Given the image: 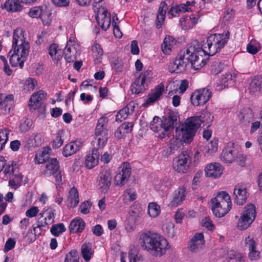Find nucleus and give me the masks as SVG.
Here are the masks:
<instances>
[{
	"label": "nucleus",
	"mask_w": 262,
	"mask_h": 262,
	"mask_svg": "<svg viewBox=\"0 0 262 262\" xmlns=\"http://www.w3.org/2000/svg\"><path fill=\"white\" fill-rule=\"evenodd\" d=\"M229 37L230 32L226 31L222 34L210 35L203 45L196 40L191 41L179 53L174 63V68L177 72L182 71L190 62L193 69H201L206 63V56H213L220 52L227 43Z\"/></svg>",
	"instance_id": "1"
},
{
	"label": "nucleus",
	"mask_w": 262,
	"mask_h": 262,
	"mask_svg": "<svg viewBox=\"0 0 262 262\" xmlns=\"http://www.w3.org/2000/svg\"><path fill=\"white\" fill-rule=\"evenodd\" d=\"M30 45L25 37V31L21 28L14 30L12 49L8 53L9 61L12 67L22 68L29 55Z\"/></svg>",
	"instance_id": "2"
},
{
	"label": "nucleus",
	"mask_w": 262,
	"mask_h": 262,
	"mask_svg": "<svg viewBox=\"0 0 262 262\" xmlns=\"http://www.w3.org/2000/svg\"><path fill=\"white\" fill-rule=\"evenodd\" d=\"M140 239L142 247L154 257H160L170 248L167 240L163 236L154 232L142 233Z\"/></svg>",
	"instance_id": "3"
},
{
	"label": "nucleus",
	"mask_w": 262,
	"mask_h": 262,
	"mask_svg": "<svg viewBox=\"0 0 262 262\" xmlns=\"http://www.w3.org/2000/svg\"><path fill=\"white\" fill-rule=\"evenodd\" d=\"M178 114L170 112L162 119L157 116L154 117L150 124V129L158 133V137L163 139L170 134L174 127V124L178 121Z\"/></svg>",
	"instance_id": "4"
},
{
	"label": "nucleus",
	"mask_w": 262,
	"mask_h": 262,
	"mask_svg": "<svg viewBox=\"0 0 262 262\" xmlns=\"http://www.w3.org/2000/svg\"><path fill=\"white\" fill-rule=\"evenodd\" d=\"M184 122L176 129V134L169 140L170 148L173 152L180 147L183 143H190L194 136V129H190Z\"/></svg>",
	"instance_id": "5"
},
{
	"label": "nucleus",
	"mask_w": 262,
	"mask_h": 262,
	"mask_svg": "<svg viewBox=\"0 0 262 262\" xmlns=\"http://www.w3.org/2000/svg\"><path fill=\"white\" fill-rule=\"evenodd\" d=\"M212 210L216 217H222L226 215L232 208L231 198L228 193L225 191L219 192L211 200Z\"/></svg>",
	"instance_id": "6"
},
{
	"label": "nucleus",
	"mask_w": 262,
	"mask_h": 262,
	"mask_svg": "<svg viewBox=\"0 0 262 262\" xmlns=\"http://www.w3.org/2000/svg\"><path fill=\"white\" fill-rule=\"evenodd\" d=\"M108 122L107 118L104 116L98 119L95 130V139L93 141V147L100 149L106 145L108 139Z\"/></svg>",
	"instance_id": "7"
},
{
	"label": "nucleus",
	"mask_w": 262,
	"mask_h": 262,
	"mask_svg": "<svg viewBox=\"0 0 262 262\" xmlns=\"http://www.w3.org/2000/svg\"><path fill=\"white\" fill-rule=\"evenodd\" d=\"M256 215L254 205L249 204L245 206L243 213L238 219L237 226L240 230L247 229L254 221Z\"/></svg>",
	"instance_id": "8"
},
{
	"label": "nucleus",
	"mask_w": 262,
	"mask_h": 262,
	"mask_svg": "<svg viewBox=\"0 0 262 262\" xmlns=\"http://www.w3.org/2000/svg\"><path fill=\"white\" fill-rule=\"evenodd\" d=\"M213 116L211 114L208 112H204L200 116H193L189 117L185 122L190 129H194V134L195 135L197 129L201 126L202 123H204L205 125L209 127L211 125L213 120Z\"/></svg>",
	"instance_id": "9"
},
{
	"label": "nucleus",
	"mask_w": 262,
	"mask_h": 262,
	"mask_svg": "<svg viewBox=\"0 0 262 262\" xmlns=\"http://www.w3.org/2000/svg\"><path fill=\"white\" fill-rule=\"evenodd\" d=\"M221 160L226 163H232L238 161L245 160V157L237 152L234 147V143L229 142L223 149L221 154Z\"/></svg>",
	"instance_id": "10"
},
{
	"label": "nucleus",
	"mask_w": 262,
	"mask_h": 262,
	"mask_svg": "<svg viewBox=\"0 0 262 262\" xmlns=\"http://www.w3.org/2000/svg\"><path fill=\"white\" fill-rule=\"evenodd\" d=\"M51 12L47 6L34 7L30 9L28 15L32 18L39 17L44 25L49 26L52 22Z\"/></svg>",
	"instance_id": "11"
},
{
	"label": "nucleus",
	"mask_w": 262,
	"mask_h": 262,
	"mask_svg": "<svg viewBox=\"0 0 262 262\" xmlns=\"http://www.w3.org/2000/svg\"><path fill=\"white\" fill-rule=\"evenodd\" d=\"M80 52L79 44L76 41L74 37L70 36L64 49L65 60L68 62H73L80 55Z\"/></svg>",
	"instance_id": "12"
},
{
	"label": "nucleus",
	"mask_w": 262,
	"mask_h": 262,
	"mask_svg": "<svg viewBox=\"0 0 262 262\" xmlns=\"http://www.w3.org/2000/svg\"><path fill=\"white\" fill-rule=\"evenodd\" d=\"M152 73L150 70L142 72L131 85V90L133 93L139 94L146 90L148 84L152 78Z\"/></svg>",
	"instance_id": "13"
},
{
	"label": "nucleus",
	"mask_w": 262,
	"mask_h": 262,
	"mask_svg": "<svg viewBox=\"0 0 262 262\" xmlns=\"http://www.w3.org/2000/svg\"><path fill=\"white\" fill-rule=\"evenodd\" d=\"M190 163L191 158L189 152L183 151L174 160L173 167L178 172L184 173L188 170Z\"/></svg>",
	"instance_id": "14"
},
{
	"label": "nucleus",
	"mask_w": 262,
	"mask_h": 262,
	"mask_svg": "<svg viewBox=\"0 0 262 262\" xmlns=\"http://www.w3.org/2000/svg\"><path fill=\"white\" fill-rule=\"evenodd\" d=\"M59 170V163L56 158H52L46 162L45 166L41 171V173L45 176H50L56 174V182L59 184L62 178Z\"/></svg>",
	"instance_id": "15"
},
{
	"label": "nucleus",
	"mask_w": 262,
	"mask_h": 262,
	"mask_svg": "<svg viewBox=\"0 0 262 262\" xmlns=\"http://www.w3.org/2000/svg\"><path fill=\"white\" fill-rule=\"evenodd\" d=\"M212 96L211 91L208 88H202L195 90L191 96L192 104L195 106L206 104Z\"/></svg>",
	"instance_id": "16"
},
{
	"label": "nucleus",
	"mask_w": 262,
	"mask_h": 262,
	"mask_svg": "<svg viewBox=\"0 0 262 262\" xmlns=\"http://www.w3.org/2000/svg\"><path fill=\"white\" fill-rule=\"evenodd\" d=\"M47 93L43 91L40 90L35 92L30 99L29 106L31 110H39L41 113L45 112V106L43 105V101L45 100Z\"/></svg>",
	"instance_id": "17"
},
{
	"label": "nucleus",
	"mask_w": 262,
	"mask_h": 262,
	"mask_svg": "<svg viewBox=\"0 0 262 262\" xmlns=\"http://www.w3.org/2000/svg\"><path fill=\"white\" fill-rule=\"evenodd\" d=\"M49 224L43 217H40V216H39L36 219V223L32 225L31 229H30L28 231V233H32L33 232L34 235L30 238L27 237V241L29 242H32L36 240L37 237L41 234L42 231H45V228Z\"/></svg>",
	"instance_id": "18"
},
{
	"label": "nucleus",
	"mask_w": 262,
	"mask_h": 262,
	"mask_svg": "<svg viewBox=\"0 0 262 262\" xmlns=\"http://www.w3.org/2000/svg\"><path fill=\"white\" fill-rule=\"evenodd\" d=\"M119 172L115 177V182L116 185L122 186L128 180L131 172L130 165L127 163H124L120 167Z\"/></svg>",
	"instance_id": "19"
},
{
	"label": "nucleus",
	"mask_w": 262,
	"mask_h": 262,
	"mask_svg": "<svg viewBox=\"0 0 262 262\" xmlns=\"http://www.w3.org/2000/svg\"><path fill=\"white\" fill-rule=\"evenodd\" d=\"M234 195H235V203L239 205H243L248 196L247 185L244 183L236 184L234 189Z\"/></svg>",
	"instance_id": "20"
},
{
	"label": "nucleus",
	"mask_w": 262,
	"mask_h": 262,
	"mask_svg": "<svg viewBox=\"0 0 262 262\" xmlns=\"http://www.w3.org/2000/svg\"><path fill=\"white\" fill-rule=\"evenodd\" d=\"M224 169L223 166L220 163H212L205 167V174L207 177L217 179L222 175Z\"/></svg>",
	"instance_id": "21"
},
{
	"label": "nucleus",
	"mask_w": 262,
	"mask_h": 262,
	"mask_svg": "<svg viewBox=\"0 0 262 262\" xmlns=\"http://www.w3.org/2000/svg\"><path fill=\"white\" fill-rule=\"evenodd\" d=\"M194 2L187 1L186 4H181L171 8L168 13V16L169 18L177 16L180 13H184L185 12L193 11L194 9Z\"/></svg>",
	"instance_id": "22"
},
{
	"label": "nucleus",
	"mask_w": 262,
	"mask_h": 262,
	"mask_svg": "<svg viewBox=\"0 0 262 262\" xmlns=\"http://www.w3.org/2000/svg\"><path fill=\"white\" fill-rule=\"evenodd\" d=\"M111 181L112 176L108 171L103 170L100 172L97 183L98 187L101 192L105 193L107 192L111 185Z\"/></svg>",
	"instance_id": "23"
},
{
	"label": "nucleus",
	"mask_w": 262,
	"mask_h": 262,
	"mask_svg": "<svg viewBox=\"0 0 262 262\" xmlns=\"http://www.w3.org/2000/svg\"><path fill=\"white\" fill-rule=\"evenodd\" d=\"M13 95L0 94V110L2 113L5 115L10 114L13 107Z\"/></svg>",
	"instance_id": "24"
},
{
	"label": "nucleus",
	"mask_w": 262,
	"mask_h": 262,
	"mask_svg": "<svg viewBox=\"0 0 262 262\" xmlns=\"http://www.w3.org/2000/svg\"><path fill=\"white\" fill-rule=\"evenodd\" d=\"M99 150L97 147H93L91 153L86 156L85 165L88 168L91 169L98 165L100 155Z\"/></svg>",
	"instance_id": "25"
},
{
	"label": "nucleus",
	"mask_w": 262,
	"mask_h": 262,
	"mask_svg": "<svg viewBox=\"0 0 262 262\" xmlns=\"http://www.w3.org/2000/svg\"><path fill=\"white\" fill-rule=\"evenodd\" d=\"M96 18L98 23L103 30H106L110 27L111 18L107 10L103 9L102 11L99 10Z\"/></svg>",
	"instance_id": "26"
},
{
	"label": "nucleus",
	"mask_w": 262,
	"mask_h": 262,
	"mask_svg": "<svg viewBox=\"0 0 262 262\" xmlns=\"http://www.w3.org/2000/svg\"><path fill=\"white\" fill-rule=\"evenodd\" d=\"M248 90L252 95L258 96L262 92V76H256L253 78L249 83Z\"/></svg>",
	"instance_id": "27"
},
{
	"label": "nucleus",
	"mask_w": 262,
	"mask_h": 262,
	"mask_svg": "<svg viewBox=\"0 0 262 262\" xmlns=\"http://www.w3.org/2000/svg\"><path fill=\"white\" fill-rule=\"evenodd\" d=\"M136 103L134 101H131L126 106L120 110L116 115V121L121 122L133 113L136 107Z\"/></svg>",
	"instance_id": "28"
},
{
	"label": "nucleus",
	"mask_w": 262,
	"mask_h": 262,
	"mask_svg": "<svg viewBox=\"0 0 262 262\" xmlns=\"http://www.w3.org/2000/svg\"><path fill=\"white\" fill-rule=\"evenodd\" d=\"M199 18L198 15L194 14L181 18L180 23L182 28L185 30L192 29L198 23Z\"/></svg>",
	"instance_id": "29"
},
{
	"label": "nucleus",
	"mask_w": 262,
	"mask_h": 262,
	"mask_svg": "<svg viewBox=\"0 0 262 262\" xmlns=\"http://www.w3.org/2000/svg\"><path fill=\"white\" fill-rule=\"evenodd\" d=\"M186 195V188L183 187H179L173 193V198L170 202V205L171 207H176L180 204L185 199Z\"/></svg>",
	"instance_id": "30"
},
{
	"label": "nucleus",
	"mask_w": 262,
	"mask_h": 262,
	"mask_svg": "<svg viewBox=\"0 0 262 262\" xmlns=\"http://www.w3.org/2000/svg\"><path fill=\"white\" fill-rule=\"evenodd\" d=\"M164 91V85L163 83H160L156 86L149 94L148 98L146 101V104L148 105L158 100L162 95Z\"/></svg>",
	"instance_id": "31"
},
{
	"label": "nucleus",
	"mask_w": 262,
	"mask_h": 262,
	"mask_svg": "<svg viewBox=\"0 0 262 262\" xmlns=\"http://www.w3.org/2000/svg\"><path fill=\"white\" fill-rule=\"evenodd\" d=\"M204 244V235L202 233H198L191 238L189 248L192 252H196L201 249Z\"/></svg>",
	"instance_id": "32"
},
{
	"label": "nucleus",
	"mask_w": 262,
	"mask_h": 262,
	"mask_svg": "<svg viewBox=\"0 0 262 262\" xmlns=\"http://www.w3.org/2000/svg\"><path fill=\"white\" fill-rule=\"evenodd\" d=\"M235 80V76L231 73H226L223 75L220 83H217L216 90L221 91L224 89L228 87L233 84Z\"/></svg>",
	"instance_id": "33"
},
{
	"label": "nucleus",
	"mask_w": 262,
	"mask_h": 262,
	"mask_svg": "<svg viewBox=\"0 0 262 262\" xmlns=\"http://www.w3.org/2000/svg\"><path fill=\"white\" fill-rule=\"evenodd\" d=\"M177 42L176 40L170 35L165 36L161 45V49L164 54L169 55Z\"/></svg>",
	"instance_id": "34"
},
{
	"label": "nucleus",
	"mask_w": 262,
	"mask_h": 262,
	"mask_svg": "<svg viewBox=\"0 0 262 262\" xmlns=\"http://www.w3.org/2000/svg\"><path fill=\"white\" fill-rule=\"evenodd\" d=\"M85 223L79 217H76L71 222L69 226L70 231L72 233H81L84 229Z\"/></svg>",
	"instance_id": "35"
},
{
	"label": "nucleus",
	"mask_w": 262,
	"mask_h": 262,
	"mask_svg": "<svg viewBox=\"0 0 262 262\" xmlns=\"http://www.w3.org/2000/svg\"><path fill=\"white\" fill-rule=\"evenodd\" d=\"M167 9L168 7L166 3L164 2H161L159 8L157 16V28H160L162 27L165 20V14Z\"/></svg>",
	"instance_id": "36"
},
{
	"label": "nucleus",
	"mask_w": 262,
	"mask_h": 262,
	"mask_svg": "<svg viewBox=\"0 0 262 262\" xmlns=\"http://www.w3.org/2000/svg\"><path fill=\"white\" fill-rule=\"evenodd\" d=\"M80 145L79 142H71L66 144L63 148V155L68 157L75 154L80 149Z\"/></svg>",
	"instance_id": "37"
},
{
	"label": "nucleus",
	"mask_w": 262,
	"mask_h": 262,
	"mask_svg": "<svg viewBox=\"0 0 262 262\" xmlns=\"http://www.w3.org/2000/svg\"><path fill=\"white\" fill-rule=\"evenodd\" d=\"M162 230L164 235L170 238H173L177 233L174 224L170 221L164 222L162 226Z\"/></svg>",
	"instance_id": "38"
},
{
	"label": "nucleus",
	"mask_w": 262,
	"mask_h": 262,
	"mask_svg": "<svg viewBox=\"0 0 262 262\" xmlns=\"http://www.w3.org/2000/svg\"><path fill=\"white\" fill-rule=\"evenodd\" d=\"M19 3L18 0H6L2 7L8 11H20L22 9V6Z\"/></svg>",
	"instance_id": "39"
},
{
	"label": "nucleus",
	"mask_w": 262,
	"mask_h": 262,
	"mask_svg": "<svg viewBox=\"0 0 262 262\" xmlns=\"http://www.w3.org/2000/svg\"><path fill=\"white\" fill-rule=\"evenodd\" d=\"M68 201L70 206L74 208L78 205L79 199V193L77 189L73 187L70 190L68 197Z\"/></svg>",
	"instance_id": "40"
},
{
	"label": "nucleus",
	"mask_w": 262,
	"mask_h": 262,
	"mask_svg": "<svg viewBox=\"0 0 262 262\" xmlns=\"http://www.w3.org/2000/svg\"><path fill=\"white\" fill-rule=\"evenodd\" d=\"M55 210L51 207H49L48 208H44L41 212L39 213V216H40V217H45L43 218L50 225L52 224L54 221L55 215Z\"/></svg>",
	"instance_id": "41"
},
{
	"label": "nucleus",
	"mask_w": 262,
	"mask_h": 262,
	"mask_svg": "<svg viewBox=\"0 0 262 262\" xmlns=\"http://www.w3.org/2000/svg\"><path fill=\"white\" fill-rule=\"evenodd\" d=\"M238 117L241 122L249 123L253 119L254 113L250 108H244L241 111Z\"/></svg>",
	"instance_id": "42"
},
{
	"label": "nucleus",
	"mask_w": 262,
	"mask_h": 262,
	"mask_svg": "<svg viewBox=\"0 0 262 262\" xmlns=\"http://www.w3.org/2000/svg\"><path fill=\"white\" fill-rule=\"evenodd\" d=\"M49 54L55 63H57L61 58L58 46L56 43H53L50 46L49 49Z\"/></svg>",
	"instance_id": "43"
},
{
	"label": "nucleus",
	"mask_w": 262,
	"mask_h": 262,
	"mask_svg": "<svg viewBox=\"0 0 262 262\" xmlns=\"http://www.w3.org/2000/svg\"><path fill=\"white\" fill-rule=\"evenodd\" d=\"M81 254L86 261H89L93 255L92 244L90 243H84L81 246Z\"/></svg>",
	"instance_id": "44"
},
{
	"label": "nucleus",
	"mask_w": 262,
	"mask_h": 262,
	"mask_svg": "<svg viewBox=\"0 0 262 262\" xmlns=\"http://www.w3.org/2000/svg\"><path fill=\"white\" fill-rule=\"evenodd\" d=\"M244 247L248 250L257 247V243L255 239V236L252 234L245 235L244 240Z\"/></svg>",
	"instance_id": "45"
},
{
	"label": "nucleus",
	"mask_w": 262,
	"mask_h": 262,
	"mask_svg": "<svg viewBox=\"0 0 262 262\" xmlns=\"http://www.w3.org/2000/svg\"><path fill=\"white\" fill-rule=\"evenodd\" d=\"M161 212L160 206L156 203H149L148 205V214L151 217H157Z\"/></svg>",
	"instance_id": "46"
},
{
	"label": "nucleus",
	"mask_w": 262,
	"mask_h": 262,
	"mask_svg": "<svg viewBox=\"0 0 262 262\" xmlns=\"http://www.w3.org/2000/svg\"><path fill=\"white\" fill-rule=\"evenodd\" d=\"M37 85V81L34 78H29L24 83L23 90L25 93L32 91Z\"/></svg>",
	"instance_id": "47"
},
{
	"label": "nucleus",
	"mask_w": 262,
	"mask_h": 262,
	"mask_svg": "<svg viewBox=\"0 0 262 262\" xmlns=\"http://www.w3.org/2000/svg\"><path fill=\"white\" fill-rule=\"evenodd\" d=\"M23 175L21 173L15 174L14 177L9 181V186L12 189H16L21 184Z\"/></svg>",
	"instance_id": "48"
},
{
	"label": "nucleus",
	"mask_w": 262,
	"mask_h": 262,
	"mask_svg": "<svg viewBox=\"0 0 262 262\" xmlns=\"http://www.w3.org/2000/svg\"><path fill=\"white\" fill-rule=\"evenodd\" d=\"M136 199V193L135 191L130 189H126L122 196V200L124 203L128 204L129 203L135 200Z\"/></svg>",
	"instance_id": "49"
},
{
	"label": "nucleus",
	"mask_w": 262,
	"mask_h": 262,
	"mask_svg": "<svg viewBox=\"0 0 262 262\" xmlns=\"http://www.w3.org/2000/svg\"><path fill=\"white\" fill-rule=\"evenodd\" d=\"M32 121L30 119L24 118L20 121L19 130L21 133H26L32 127Z\"/></svg>",
	"instance_id": "50"
},
{
	"label": "nucleus",
	"mask_w": 262,
	"mask_h": 262,
	"mask_svg": "<svg viewBox=\"0 0 262 262\" xmlns=\"http://www.w3.org/2000/svg\"><path fill=\"white\" fill-rule=\"evenodd\" d=\"M66 231V227L62 223L53 225L50 232L55 236H58Z\"/></svg>",
	"instance_id": "51"
},
{
	"label": "nucleus",
	"mask_w": 262,
	"mask_h": 262,
	"mask_svg": "<svg viewBox=\"0 0 262 262\" xmlns=\"http://www.w3.org/2000/svg\"><path fill=\"white\" fill-rule=\"evenodd\" d=\"M63 132L59 130L56 135V137L52 141V147L57 149L59 148L63 143V139L62 138V134Z\"/></svg>",
	"instance_id": "52"
},
{
	"label": "nucleus",
	"mask_w": 262,
	"mask_h": 262,
	"mask_svg": "<svg viewBox=\"0 0 262 262\" xmlns=\"http://www.w3.org/2000/svg\"><path fill=\"white\" fill-rule=\"evenodd\" d=\"M224 68V63L219 61H215L211 66V72L214 75H217L221 73Z\"/></svg>",
	"instance_id": "53"
},
{
	"label": "nucleus",
	"mask_w": 262,
	"mask_h": 262,
	"mask_svg": "<svg viewBox=\"0 0 262 262\" xmlns=\"http://www.w3.org/2000/svg\"><path fill=\"white\" fill-rule=\"evenodd\" d=\"M64 262H79L77 251L71 250L66 255Z\"/></svg>",
	"instance_id": "54"
},
{
	"label": "nucleus",
	"mask_w": 262,
	"mask_h": 262,
	"mask_svg": "<svg viewBox=\"0 0 262 262\" xmlns=\"http://www.w3.org/2000/svg\"><path fill=\"white\" fill-rule=\"evenodd\" d=\"M10 130L7 128L0 129V142L5 145L8 140Z\"/></svg>",
	"instance_id": "55"
},
{
	"label": "nucleus",
	"mask_w": 262,
	"mask_h": 262,
	"mask_svg": "<svg viewBox=\"0 0 262 262\" xmlns=\"http://www.w3.org/2000/svg\"><path fill=\"white\" fill-rule=\"evenodd\" d=\"M5 165L6 167L4 169V173L6 174L13 173L17 168L16 163L13 161H10Z\"/></svg>",
	"instance_id": "56"
},
{
	"label": "nucleus",
	"mask_w": 262,
	"mask_h": 262,
	"mask_svg": "<svg viewBox=\"0 0 262 262\" xmlns=\"http://www.w3.org/2000/svg\"><path fill=\"white\" fill-rule=\"evenodd\" d=\"M248 251V257L251 260H257L260 258V252L256 249V247Z\"/></svg>",
	"instance_id": "57"
},
{
	"label": "nucleus",
	"mask_w": 262,
	"mask_h": 262,
	"mask_svg": "<svg viewBox=\"0 0 262 262\" xmlns=\"http://www.w3.org/2000/svg\"><path fill=\"white\" fill-rule=\"evenodd\" d=\"M92 50L97 59L103 55V50L98 43H95L92 47Z\"/></svg>",
	"instance_id": "58"
},
{
	"label": "nucleus",
	"mask_w": 262,
	"mask_h": 262,
	"mask_svg": "<svg viewBox=\"0 0 262 262\" xmlns=\"http://www.w3.org/2000/svg\"><path fill=\"white\" fill-rule=\"evenodd\" d=\"M203 227L207 228L209 230H213L214 228L212 221L209 216L205 217L202 221Z\"/></svg>",
	"instance_id": "59"
},
{
	"label": "nucleus",
	"mask_w": 262,
	"mask_h": 262,
	"mask_svg": "<svg viewBox=\"0 0 262 262\" xmlns=\"http://www.w3.org/2000/svg\"><path fill=\"white\" fill-rule=\"evenodd\" d=\"M39 210L37 207L33 206L30 208L26 211V215L28 217L32 218L36 216Z\"/></svg>",
	"instance_id": "60"
},
{
	"label": "nucleus",
	"mask_w": 262,
	"mask_h": 262,
	"mask_svg": "<svg viewBox=\"0 0 262 262\" xmlns=\"http://www.w3.org/2000/svg\"><path fill=\"white\" fill-rule=\"evenodd\" d=\"M91 206V204L89 201L82 203L79 206L80 212L83 214H87L90 211Z\"/></svg>",
	"instance_id": "61"
},
{
	"label": "nucleus",
	"mask_w": 262,
	"mask_h": 262,
	"mask_svg": "<svg viewBox=\"0 0 262 262\" xmlns=\"http://www.w3.org/2000/svg\"><path fill=\"white\" fill-rule=\"evenodd\" d=\"M32 138L31 144L32 146H37L41 143V136L37 133L33 134L32 135Z\"/></svg>",
	"instance_id": "62"
},
{
	"label": "nucleus",
	"mask_w": 262,
	"mask_h": 262,
	"mask_svg": "<svg viewBox=\"0 0 262 262\" xmlns=\"http://www.w3.org/2000/svg\"><path fill=\"white\" fill-rule=\"evenodd\" d=\"M134 124L132 122H124L120 126L121 129H123L125 134L129 133L132 132Z\"/></svg>",
	"instance_id": "63"
},
{
	"label": "nucleus",
	"mask_w": 262,
	"mask_h": 262,
	"mask_svg": "<svg viewBox=\"0 0 262 262\" xmlns=\"http://www.w3.org/2000/svg\"><path fill=\"white\" fill-rule=\"evenodd\" d=\"M15 245V242L14 240V239H12V238L8 239L5 244L4 251L5 252H8V251L11 250L14 247Z\"/></svg>",
	"instance_id": "64"
}]
</instances>
